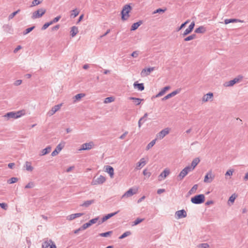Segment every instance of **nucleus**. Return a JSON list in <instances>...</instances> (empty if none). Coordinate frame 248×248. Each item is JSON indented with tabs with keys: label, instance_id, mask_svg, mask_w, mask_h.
Wrapping results in <instances>:
<instances>
[{
	"label": "nucleus",
	"instance_id": "69168bd1",
	"mask_svg": "<svg viewBox=\"0 0 248 248\" xmlns=\"http://www.w3.org/2000/svg\"><path fill=\"white\" fill-rule=\"evenodd\" d=\"M49 27V24L47 22L45 23L43 26L42 27V30H45Z\"/></svg>",
	"mask_w": 248,
	"mask_h": 248
},
{
	"label": "nucleus",
	"instance_id": "2f4dec72",
	"mask_svg": "<svg viewBox=\"0 0 248 248\" xmlns=\"http://www.w3.org/2000/svg\"><path fill=\"white\" fill-rule=\"evenodd\" d=\"M213 93H208L204 95L202 97V100L204 102L208 101L210 99L213 97Z\"/></svg>",
	"mask_w": 248,
	"mask_h": 248
},
{
	"label": "nucleus",
	"instance_id": "ea45409f",
	"mask_svg": "<svg viewBox=\"0 0 248 248\" xmlns=\"http://www.w3.org/2000/svg\"><path fill=\"white\" fill-rule=\"evenodd\" d=\"M144 220V218H137L134 221L132 222V226H136L142 222Z\"/></svg>",
	"mask_w": 248,
	"mask_h": 248
},
{
	"label": "nucleus",
	"instance_id": "412c9836",
	"mask_svg": "<svg viewBox=\"0 0 248 248\" xmlns=\"http://www.w3.org/2000/svg\"><path fill=\"white\" fill-rule=\"evenodd\" d=\"M106 171L108 172L111 178L114 177V169L111 166H106Z\"/></svg>",
	"mask_w": 248,
	"mask_h": 248
},
{
	"label": "nucleus",
	"instance_id": "4be33fe9",
	"mask_svg": "<svg viewBox=\"0 0 248 248\" xmlns=\"http://www.w3.org/2000/svg\"><path fill=\"white\" fill-rule=\"evenodd\" d=\"M200 161V159L199 157L194 158L191 162V166H190V168H191L190 170H193L197 166V165L199 163Z\"/></svg>",
	"mask_w": 248,
	"mask_h": 248
},
{
	"label": "nucleus",
	"instance_id": "a211bd4d",
	"mask_svg": "<svg viewBox=\"0 0 248 248\" xmlns=\"http://www.w3.org/2000/svg\"><path fill=\"white\" fill-rule=\"evenodd\" d=\"M133 86L134 88L137 89L140 91H142L144 90V85L143 83H139L136 81L134 83Z\"/></svg>",
	"mask_w": 248,
	"mask_h": 248
},
{
	"label": "nucleus",
	"instance_id": "58836bf2",
	"mask_svg": "<svg viewBox=\"0 0 248 248\" xmlns=\"http://www.w3.org/2000/svg\"><path fill=\"white\" fill-rule=\"evenodd\" d=\"M112 232H113L112 231H108L105 232L100 233L99 234V235L101 237H107L109 236Z\"/></svg>",
	"mask_w": 248,
	"mask_h": 248
},
{
	"label": "nucleus",
	"instance_id": "9d476101",
	"mask_svg": "<svg viewBox=\"0 0 248 248\" xmlns=\"http://www.w3.org/2000/svg\"><path fill=\"white\" fill-rule=\"evenodd\" d=\"M170 130V128L168 127L163 129L158 133L157 134L156 138L160 140L162 139L164 137H165L167 135H168L169 133Z\"/></svg>",
	"mask_w": 248,
	"mask_h": 248
},
{
	"label": "nucleus",
	"instance_id": "dca6fc26",
	"mask_svg": "<svg viewBox=\"0 0 248 248\" xmlns=\"http://www.w3.org/2000/svg\"><path fill=\"white\" fill-rule=\"evenodd\" d=\"M62 106V104L54 106L50 110H49V111L47 113V114L50 116L53 115L61 108Z\"/></svg>",
	"mask_w": 248,
	"mask_h": 248
},
{
	"label": "nucleus",
	"instance_id": "72a5a7b5",
	"mask_svg": "<svg viewBox=\"0 0 248 248\" xmlns=\"http://www.w3.org/2000/svg\"><path fill=\"white\" fill-rule=\"evenodd\" d=\"M147 116H148V113H145L144 114L143 116L140 118V119L139 120V121L138 122V126L139 127H140L142 124L146 121L145 118H147Z\"/></svg>",
	"mask_w": 248,
	"mask_h": 248
},
{
	"label": "nucleus",
	"instance_id": "3c124183",
	"mask_svg": "<svg viewBox=\"0 0 248 248\" xmlns=\"http://www.w3.org/2000/svg\"><path fill=\"white\" fill-rule=\"evenodd\" d=\"M20 11V10L18 9L17 10H16V11L13 12L12 14H11L8 16L9 20H10V19H12L13 18H14V17Z\"/></svg>",
	"mask_w": 248,
	"mask_h": 248
},
{
	"label": "nucleus",
	"instance_id": "20e7f679",
	"mask_svg": "<svg viewBox=\"0 0 248 248\" xmlns=\"http://www.w3.org/2000/svg\"><path fill=\"white\" fill-rule=\"evenodd\" d=\"M190 169L191 168H190V166H187L183 169L178 175V180H182L184 177L189 172L192 171Z\"/></svg>",
	"mask_w": 248,
	"mask_h": 248
},
{
	"label": "nucleus",
	"instance_id": "2eb2a0df",
	"mask_svg": "<svg viewBox=\"0 0 248 248\" xmlns=\"http://www.w3.org/2000/svg\"><path fill=\"white\" fill-rule=\"evenodd\" d=\"M175 216L176 218L180 219L186 217L187 216V214L184 209H182L176 211Z\"/></svg>",
	"mask_w": 248,
	"mask_h": 248
},
{
	"label": "nucleus",
	"instance_id": "473e14b6",
	"mask_svg": "<svg viewBox=\"0 0 248 248\" xmlns=\"http://www.w3.org/2000/svg\"><path fill=\"white\" fill-rule=\"evenodd\" d=\"M24 168H25L26 170L31 171L33 170V167L31 166V162L26 161L25 164L24 166Z\"/></svg>",
	"mask_w": 248,
	"mask_h": 248
},
{
	"label": "nucleus",
	"instance_id": "423d86ee",
	"mask_svg": "<svg viewBox=\"0 0 248 248\" xmlns=\"http://www.w3.org/2000/svg\"><path fill=\"white\" fill-rule=\"evenodd\" d=\"M106 180V177L103 175H100L99 177H94L91 184L92 185H97L103 184Z\"/></svg>",
	"mask_w": 248,
	"mask_h": 248
},
{
	"label": "nucleus",
	"instance_id": "79ce46f5",
	"mask_svg": "<svg viewBox=\"0 0 248 248\" xmlns=\"http://www.w3.org/2000/svg\"><path fill=\"white\" fill-rule=\"evenodd\" d=\"M156 140V139L153 140L150 143H149L146 147V150H148L151 148L155 144Z\"/></svg>",
	"mask_w": 248,
	"mask_h": 248
},
{
	"label": "nucleus",
	"instance_id": "7ed1b4c3",
	"mask_svg": "<svg viewBox=\"0 0 248 248\" xmlns=\"http://www.w3.org/2000/svg\"><path fill=\"white\" fill-rule=\"evenodd\" d=\"M46 12V9L43 8L38 9L34 11L32 15L31 18L33 19L41 17Z\"/></svg>",
	"mask_w": 248,
	"mask_h": 248
},
{
	"label": "nucleus",
	"instance_id": "c9c22d12",
	"mask_svg": "<svg viewBox=\"0 0 248 248\" xmlns=\"http://www.w3.org/2000/svg\"><path fill=\"white\" fill-rule=\"evenodd\" d=\"M131 234H132V232L131 231H126V232H124V233H123L122 235H121L119 237V239H123L130 235Z\"/></svg>",
	"mask_w": 248,
	"mask_h": 248
},
{
	"label": "nucleus",
	"instance_id": "13d9d810",
	"mask_svg": "<svg viewBox=\"0 0 248 248\" xmlns=\"http://www.w3.org/2000/svg\"><path fill=\"white\" fill-rule=\"evenodd\" d=\"M233 171H234V170L233 169H230L226 171L225 175L226 176H232V173H233Z\"/></svg>",
	"mask_w": 248,
	"mask_h": 248
},
{
	"label": "nucleus",
	"instance_id": "6e6552de",
	"mask_svg": "<svg viewBox=\"0 0 248 248\" xmlns=\"http://www.w3.org/2000/svg\"><path fill=\"white\" fill-rule=\"evenodd\" d=\"M119 212H120V210H118L115 212L111 213L105 215L103 217L101 218V219L100 220L98 221V224L100 225V224L103 223V222L107 221L108 219H109L111 217L117 215Z\"/></svg>",
	"mask_w": 248,
	"mask_h": 248
},
{
	"label": "nucleus",
	"instance_id": "8fccbe9b",
	"mask_svg": "<svg viewBox=\"0 0 248 248\" xmlns=\"http://www.w3.org/2000/svg\"><path fill=\"white\" fill-rule=\"evenodd\" d=\"M99 218V217H97L94 218H93V219L90 220L88 222H89V224H90V225L92 226V225L96 223L98 221Z\"/></svg>",
	"mask_w": 248,
	"mask_h": 248
},
{
	"label": "nucleus",
	"instance_id": "4d7b16f0",
	"mask_svg": "<svg viewBox=\"0 0 248 248\" xmlns=\"http://www.w3.org/2000/svg\"><path fill=\"white\" fill-rule=\"evenodd\" d=\"M91 226L90 224H89V222L84 224L82 226H81V229L83 230H84L90 227Z\"/></svg>",
	"mask_w": 248,
	"mask_h": 248
},
{
	"label": "nucleus",
	"instance_id": "b1692460",
	"mask_svg": "<svg viewBox=\"0 0 248 248\" xmlns=\"http://www.w3.org/2000/svg\"><path fill=\"white\" fill-rule=\"evenodd\" d=\"M146 161L144 158H141L140 161L137 163L136 168L137 169H140L146 164Z\"/></svg>",
	"mask_w": 248,
	"mask_h": 248
},
{
	"label": "nucleus",
	"instance_id": "a878e982",
	"mask_svg": "<svg viewBox=\"0 0 248 248\" xmlns=\"http://www.w3.org/2000/svg\"><path fill=\"white\" fill-rule=\"evenodd\" d=\"M206 31V28L203 26H201L195 29V32L196 33H204Z\"/></svg>",
	"mask_w": 248,
	"mask_h": 248
},
{
	"label": "nucleus",
	"instance_id": "5fc2aeb1",
	"mask_svg": "<svg viewBox=\"0 0 248 248\" xmlns=\"http://www.w3.org/2000/svg\"><path fill=\"white\" fill-rule=\"evenodd\" d=\"M191 32H192V31L189 30V29L187 28L184 31V32L181 34V35L182 36V37H184L186 36L187 35L190 34Z\"/></svg>",
	"mask_w": 248,
	"mask_h": 248
},
{
	"label": "nucleus",
	"instance_id": "aec40b11",
	"mask_svg": "<svg viewBox=\"0 0 248 248\" xmlns=\"http://www.w3.org/2000/svg\"><path fill=\"white\" fill-rule=\"evenodd\" d=\"M170 173V170L168 169H165L158 176V180L160 181L161 179L160 178H165L167 176H168Z\"/></svg>",
	"mask_w": 248,
	"mask_h": 248
},
{
	"label": "nucleus",
	"instance_id": "338daca9",
	"mask_svg": "<svg viewBox=\"0 0 248 248\" xmlns=\"http://www.w3.org/2000/svg\"><path fill=\"white\" fill-rule=\"evenodd\" d=\"M60 25L59 24L56 25L51 28V31H57L60 28Z\"/></svg>",
	"mask_w": 248,
	"mask_h": 248
},
{
	"label": "nucleus",
	"instance_id": "5701e85b",
	"mask_svg": "<svg viewBox=\"0 0 248 248\" xmlns=\"http://www.w3.org/2000/svg\"><path fill=\"white\" fill-rule=\"evenodd\" d=\"M84 214L83 213H76V214H71L67 217L68 219L69 220H72L74 219L75 218L77 217H81L83 216Z\"/></svg>",
	"mask_w": 248,
	"mask_h": 248
},
{
	"label": "nucleus",
	"instance_id": "6e6d98bb",
	"mask_svg": "<svg viewBox=\"0 0 248 248\" xmlns=\"http://www.w3.org/2000/svg\"><path fill=\"white\" fill-rule=\"evenodd\" d=\"M0 207L2 209L5 210H6L8 209V205L7 203H6L5 202H1V203L0 202Z\"/></svg>",
	"mask_w": 248,
	"mask_h": 248
},
{
	"label": "nucleus",
	"instance_id": "603ef678",
	"mask_svg": "<svg viewBox=\"0 0 248 248\" xmlns=\"http://www.w3.org/2000/svg\"><path fill=\"white\" fill-rule=\"evenodd\" d=\"M167 10V8H165L164 9H162V8H158L156 10H155L154 12L153 13L154 14H156V13H164Z\"/></svg>",
	"mask_w": 248,
	"mask_h": 248
},
{
	"label": "nucleus",
	"instance_id": "4c0bfd02",
	"mask_svg": "<svg viewBox=\"0 0 248 248\" xmlns=\"http://www.w3.org/2000/svg\"><path fill=\"white\" fill-rule=\"evenodd\" d=\"M15 113L16 119H17L25 115V110L23 109L17 111H15Z\"/></svg>",
	"mask_w": 248,
	"mask_h": 248
},
{
	"label": "nucleus",
	"instance_id": "f704fd0d",
	"mask_svg": "<svg viewBox=\"0 0 248 248\" xmlns=\"http://www.w3.org/2000/svg\"><path fill=\"white\" fill-rule=\"evenodd\" d=\"M242 22L241 20L236 19V18H230V19H226L224 20V23L225 24H228L230 23H236L237 22Z\"/></svg>",
	"mask_w": 248,
	"mask_h": 248
},
{
	"label": "nucleus",
	"instance_id": "39448f33",
	"mask_svg": "<svg viewBox=\"0 0 248 248\" xmlns=\"http://www.w3.org/2000/svg\"><path fill=\"white\" fill-rule=\"evenodd\" d=\"M243 77L241 75H238L237 77L229 81L226 82L224 85L226 87H231L233 86L237 83H238L243 78Z\"/></svg>",
	"mask_w": 248,
	"mask_h": 248
},
{
	"label": "nucleus",
	"instance_id": "f3484780",
	"mask_svg": "<svg viewBox=\"0 0 248 248\" xmlns=\"http://www.w3.org/2000/svg\"><path fill=\"white\" fill-rule=\"evenodd\" d=\"M155 69V67H151L147 68L142 69L141 72V75L142 77L148 76L150 74L151 72Z\"/></svg>",
	"mask_w": 248,
	"mask_h": 248
},
{
	"label": "nucleus",
	"instance_id": "cd10ccee",
	"mask_svg": "<svg viewBox=\"0 0 248 248\" xmlns=\"http://www.w3.org/2000/svg\"><path fill=\"white\" fill-rule=\"evenodd\" d=\"M129 99L133 100L136 105H139L141 103V102L144 100L143 99H140L135 97H130Z\"/></svg>",
	"mask_w": 248,
	"mask_h": 248
},
{
	"label": "nucleus",
	"instance_id": "c03bdc74",
	"mask_svg": "<svg viewBox=\"0 0 248 248\" xmlns=\"http://www.w3.org/2000/svg\"><path fill=\"white\" fill-rule=\"evenodd\" d=\"M43 0H33L31 5V7H33L41 4L43 2Z\"/></svg>",
	"mask_w": 248,
	"mask_h": 248
},
{
	"label": "nucleus",
	"instance_id": "9b49d317",
	"mask_svg": "<svg viewBox=\"0 0 248 248\" xmlns=\"http://www.w3.org/2000/svg\"><path fill=\"white\" fill-rule=\"evenodd\" d=\"M181 90V89L180 88L176 89V90L173 91L172 92L168 94L167 95L164 96L163 98L161 99V100L164 101L174 96L175 95L179 93L180 92Z\"/></svg>",
	"mask_w": 248,
	"mask_h": 248
},
{
	"label": "nucleus",
	"instance_id": "a19ab883",
	"mask_svg": "<svg viewBox=\"0 0 248 248\" xmlns=\"http://www.w3.org/2000/svg\"><path fill=\"white\" fill-rule=\"evenodd\" d=\"M170 89V86H166L163 88L161 91L159 92L160 94H161L162 96L166 93L167 91H168Z\"/></svg>",
	"mask_w": 248,
	"mask_h": 248
},
{
	"label": "nucleus",
	"instance_id": "864d4df0",
	"mask_svg": "<svg viewBox=\"0 0 248 248\" xmlns=\"http://www.w3.org/2000/svg\"><path fill=\"white\" fill-rule=\"evenodd\" d=\"M34 186V183L33 182H30L28 184H27L25 186V188H32Z\"/></svg>",
	"mask_w": 248,
	"mask_h": 248
},
{
	"label": "nucleus",
	"instance_id": "6ab92c4d",
	"mask_svg": "<svg viewBox=\"0 0 248 248\" xmlns=\"http://www.w3.org/2000/svg\"><path fill=\"white\" fill-rule=\"evenodd\" d=\"M143 23L142 20H139V21L134 23L130 28L131 31H136L142 24Z\"/></svg>",
	"mask_w": 248,
	"mask_h": 248
},
{
	"label": "nucleus",
	"instance_id": "0e129e2a",
	"mask_svg": "<svg viewBox=\"0 0 248 248\" xmlns=\"http://www.w3.org/2000/svg\"><path fill=\"white\" fill-rule=\"evenodd\" d=\"M190 20H186L185 22H184V23H183L180 26H181V28H184L186 26V25L187 24H188Z\"/></svg>",
	"mask_w": 248,
	"mask_h": 248
},
{
	"label": "nucleus",
	"instance_id": "de8ad7c7",
	"mask_svg": "<svg viewBox=\"0 0 248 248\" xmlns=\"http://www.w3.org/2000/svg\"><path fill=\"white\" fill-rule=\"evenodd\" d=\"M71 12V17L73 16V18L78 16L79 13V11H78L77 9L72 10Z\"/></svg>",
	"mask_w": 248,
	"mask_h": 248
},
{
	"label": "nucleus",
	"instance_id": "e433bc0d",
	"mask_svg": "<svg viewBox=\"0 0 248 248\" xmlns=\"http://www.w3.org/2000/svg\"><path fill=\"white\" fill-rule=\"evenodd\" d=\"M85 96V93H80L76 94L74 97V99H75V101H79L82 97Z\"/></svg>",
	"mask_w": 248,
	"mask_h": 248
},
{
	"label": "nucleus",
	"instance_id": "f03ea898",
	"mask_svg": "<svg viewBox=\"0 0 248 248\" xmlns=\"http://www.w3.org/2000/svg\"><path fill=\"white\" fill-rule=\"evenodd\" d=\"M191 202L195 204H200L205 201V196L204 194H197L191 198Z\"/></svg>",
	"mask_w": 248,
	"mask_h": 248
},
{
	"label": "nucleus",
	"instance_id": "7c9ffc66",
	"mask_svg": "<svg viewBox=\"0 0 248 248\" xmlns=\"http://www.w3.org/2000/svg\"><path fill=\"white\" fill-rule=\"evenodd\" d=\"M95 202V200H88L85 201L82 204L80 205L81 206L88 207L90 205H91L93 203H94Z\"/></svg>",
	"mask_w": 248,
	"mask_h": 248
},
{
	"label": "nucleus",
	"instance_id": "4468645a",
	"mask_svg": "<svg viewBox=\"0 0 248 248\" xmlns=\"http://www.w3.org/2000/svg\"><path fill=\"white\" fill-rule=\"evenodd\" d=\"M138 189L137 188H129L122 197V198H123L124 197H129L135 194H136L137 192Z\"/></svg>",
	"mask_w": 248,
	"mask_h": 248
},
{
	"label": "nucleus",
	"instance_id": "bb28decb",
	"mask_svg": "<svg viewBox=\"0 0 248 248\" xmlns=\"http://www.w3.org/2000/svg\"><path fill=\"white\" fill-rule=\"evenodd\" d=\"M4 117L7 118V119H9L10 118L16 119L15 111L7 112L4 115Z\"/></svg>",
	"mask_w": 248,
	"mask_h": 248
},
{
	"label": "nucleus",
	"instance_id": "ddd939ff",
	"mask_svg": "<svg viewBox=\"0 0 248 248\" xmlns=\"http://www.w3.org/2000/svg\"><path fill=\"white\" fill-rule=\"evenodd\" d=\"M93 145H94V144L93 141H90L88 143H83L81 145V148L79 149V151L89 150L93 148Z\"/></svg>",
	"mask_w": 248,
	"mask_h": 248
},
{
	"label": "nucleus",
	"instance_id": "680f3d73",
	"mask_svg": "<svg viewBox=\"0 0 248 248\" xmlns=\"http://www.w3.org/2000/svg\"><path fill=\"white\" fill-rule=\"evenodd\" d=\"M143 174L144 175V176H146L147 177H149L151 175V173L150 172H148L147 171V170L146 169H145L143 171Z\"/></svg>",
	"mask_w": 248,
	"mask_h": 248
},
{
	"label": "nucleus",
	"instance_id": "393cba45",
	"mask_svg": "<svg viewBox=\"0 0 248 248\" xmlns=\"http://www.w3.org/2000/svg\"><path fill=\"white\" fill-rule=\"evenodd\" d=\"M198 187V185L197 184L194 185L189 190V191L187 193L186 197H188L191 194L195 193L196 192Z\"/></svg>",
	"mask_w": 248,
	"mask_h": 248
},
{
	"label": "nucleus",
	"instance_id": "0eeeda50",
	"mask_svg": "<svg viewBox=\"0 0 248 248\" xmlns=\"http://www.w3.org/2000/svg\"><path fill=\"white\" fill-rule=\"evenodd\" d=\"M43 248H57L56 244L51 239H46L42 244Z\"/></svg>",
	"mask_w": 248,
	"mask_h": 248
},
{
	"label": "nucleus",
	"instance_id": "09e8293b",
	"mask_svg": "<svg viewBox=\"0 0 248 248\" xmlns=\"http://www.w3.org/2000/svg\"><path fill=\"white\" fill-rule=\"evenodd\" d=\"M114 101V98L112 96H110V97H106L105 99L104 102L105 103H108L112 102Z\"/></svg>",
	"mask_w": 248,
	"mask_h": 248
},
{
	"label": "nucleus",
	"instance_id": "052dcab7",
	"mask_svg": "<svg viewBox=\"0 0 248 248\" xmlns=\"http://www.w3.org/2000/svg\"><path fill=\"white\" fill-rule=\"evenodd\" d=\"M139 54V51H135L131 53V56L133 58H137Z\"/></svg>",
	"mask_w": 248,
	"mask_h": 248
},
{
	"label": "nucleus",
	"instance_id": "774afa93",
	"mask_svg": "<svg viewBox=\"0 0 248 248\" xmlns=\"http://www.w3.org/2000/svg\"><path fill=\"white\" fill-rule=\"evenodd\" d=\"M61 16H56L53 19V22L54 23H56V22H58L59 21V20L61 19Z\"/></svg>",
	"mask_w": 248,
	"mask_h": 248
},
{
	"label": "nucleus",
	"instance_id": "37998d69",
	"mask_svg": "<svg viewBox=\"0 0 248 248\" xmlns=\"http://www.w3.org/2000/svg\"><path fill=\"white\" fill-rule=\"evenodd\" d=\"M18 180V179L17 177H11V178L7 180V183L9 184H14L17 182Z\"/></svg>",
	"mask_w": 248,
	"mask_h": 248
},
{
	"label": "nucleus",
	"instance_id": "1a4fd4ad",
	"mask_svg": "<svg viewBox=\"0 0 248 248\" xmlns=\"http://www.w3.org/2000/svg\"><path fill=\"white\" fill-rule=\"evenodd\" d=\"M65 142H63L59 143L56 147L55 150L52 152L51 155L54 156L57 155L59 152L64 147Z\"/></svg>",
	"mask_w": 248,
	"mask_h": 248
},
{
	"label": "nucleus",
	"instance_id": "bf43d9fd",
	"mask_svg": "<svg viewBox=\"0 0 248 248\" xmlns=\"http://www.w3.org/2000/svg\"><path fill=\"white\" fill-rule=\"evenodd\" d=\"M195 24L194 21H192L190 24L189 25L188 28L191 31H193L194 30V27H195Z\"/></svg>",
	"mask_w": 248,
	"mask_h": 248
},
{
	"label": "nucleus",
	"instance_id": "c756f323",
	"mask_svg": "<svg viewBox=\"0 0 248 248\" xmlns=\"http://www.w3.org/2000/svg\"><path fill=\"white\" fill-rule=\"evenodd\" d=\"M51 147H50V146H48L45 149L42 150L40 155L41 156L45 155L48 154L49 153H50V152L51 151Z\"/></svg>",
	"mask_w": 248,
	"mask_h": 248
},
{
	"label": "nucleus",
	"instance_id": "49530a36",
	"mask_svg": "<svg viewBox=\"0 0 248 248\" xmlns=\"http://www.w3.org/2000/svg\"><path fill=\"white\" fill-rule=\"evenodd\" d=\"M237 197V195H236L235 193L232 194L230 197L229 200H228V202H230L232 203H233Z\"/></svg>",
	"mask_w": 248,
	"mask_h": 248
},
{
	"label": "nucleus",
	"instance_id": "f8f14e48",
	"mask_svg": "<svg viewBox=\"0 0 248 248\" xmlns=\"http://www.w3.org/2000/svg\"><path fill=\"white\" fill-rule=\"evenodd\" d=\"M214 177L215 176L212 175V171L210 170L205 175L203 181L204 183H211Z\"/></svg>",
	"mask_w": 248,
	"mask_h": 248
},
{
	"label": "nucleus",
	"instance_id": "f257e3e1",
	"mask_svg": "<svg viewBox=\"0 0 248 248\" xmlns=\"http://www.w3.org/2000/svg\"><path fill=\"white\" fill-rule=\"evenodd\" d=\"M131 4V3L125 4L123 7L121 12V19L123 21L127 20L130 16L129 13L132 9Z\"/></svg>",
	"mask_w": 248,
	"mask_h": 248
},
{
	"label": "nucleus",
	"instance_id": "e2e57ef3",
	"mask_svg": "<svg viewBox=\"0 0 248 248\" xmlns=\"http://www.w3.org/2000/svg\"><path fill=\"white\" fill-rule=\"evenodd\" d=\"M22 80H21V79H18V80H16L15 81L14 84L15 85V86H18L19 85H20L21 83H22Z\"/></svg>",
	"mask_w": 248,
	"mask_h": 248
},
{
	"label": "nucleus",
	"instance_id": "c85d7f7f",
	"mask_svg": "<svg viewBox=\"0 0 248 248\" xmlns=\"http://www.w3.org/2000/svg\"><path fill=\"white\" fill-rule=\"evenodd\" d=\"M78 32V28L76 26H73L71 28L70 31V35L73 37Z\"/></svg>",
	"mask_w": 248,
	"mask_h": 248
},
{
	"label": "nucleus",
	"instance_id": "a18cd8bd",
	"mask_svg": "<svg viewBox=\"0 0 248 248\" xmlns=\"http://www.w3.org/2000/svg\"><path fill=\"white\" fill-rule=\"evenodd\" d=\"M35 27L34 26H32L29 28H28L23 31V34L26 35V34L29 33L35 28Z\"/></svg>",
	"mask_w": 248,
	"mask_h": 248
}]
</instances>
